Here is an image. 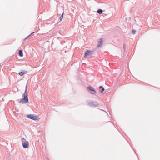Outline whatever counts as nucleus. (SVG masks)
<instances>
[{"label":"nucleus","instance_id":"1","mask_svg":"<svg viewBox=\"0 0 160 160\" xmlns=\"http://www.w3.org/2000/svg\"><path fill=\"white\" fill-rule=\"evenodd\" d=\"M23 98L20 100V101H19V102L26 103L28 102V95L27 88V86H26V89L24 91V92L23 94Z\"/></svg>","mask_w":160,"mask_h":160},{"label":"nucleus","instance_id":"2","mask_svg":"<svg viewBox=\"0 0 160 160\" xmlns=\"http://www.w3.org/2000/svg\"><path fill=\"white\" fill-rule=\"evenodd\" d=\"M21 140L23 147L24 148H27L29 146V143L28 142L26 141V139L23 138H22Z\"/></svg>","mask_w":160,"mask_h":160},{"label":"nucleus","instance_id":"3","mask_svg":"<svg viewBox=\"0 0 160 160\" xmlns=\"http://www.w3.org/2000/svg\"><path fill=\"white\" fill-rule=\"evenodd\" d=\"M93 51L90 50H88L85 51L84 55V58H86L89 56L92 55L93 53Z\"/></svg>","mask_w":160,"mask_h":160},{"label":"nucleus","instance_id":"4","mask_svg":"<svg viewBox=\"0 0 160 160\" xmlns=\"http://www.w3.org/2000/svg\"><path fill=\"white\" fill-rule=\"evenodd\" d=\"M88 105L92 107H95L98 106V103L96 101H89L88 102Z\"/></svg>","mask_w":160,"mask_h":160},{"label":"nucleus","instance_id":"5","mask_svg":"<svg viewBox=\"0 0 160 160\" xmlns=\"http://www.w3.org/2000/svg\"><path fill=\"white\" fill-rule=\"evenodd\" d=\"M26 117L29 119L33 120H37L38 117L35 116L34 114H29L27 115Z\"/></svg>","mask_w":160,"mask_h":160},{"label":"nucleus","instance_id":"6","mask_svg":"<svg viewBox=\"0 0 160 160\" xmlns=\"http://www.w3.org/2000/svg\"><path fill=\"white\" fill-rule=\"evenodd\" d=\"M88 90V91L90 92V93L92 94H95L96 93L95 89L90 86H88L87 88Z\"/></svg>","mask_w":160,"mask_h":160},{"label":"nucleus","instance_id":"7","mask_svg":"<svg viewBox=\"0 0 160 160\" xmlns=\"http://www.w3.org/2000/svg\"><path fill=\"white\" fill-rule=\"evenodd\" d=\"M103 44V41L102 39L101 38H100L99 41L98 42V43L97 45V47L99 48L102 46Z\"/></svg>","mask_w":160,"mask_h":160},{"label":"nucleus","instance_id":"8","mask_svg":"<svg viewBox=\"0 0 160 160\" xmlns=\"http://www.w3.org/2000/svg\"><path fill=\"white\" fill-rule=\"evenodd\" d=\"M19 56L20 57H22L23 56V52L22 50H20L18 52Z\"/></svg>","mask_w":160,"mask_h":160},{"label":"nucleus","instance_id":"9","mask_svg":"<svg viewBox=\"0 0 160 160\" xmlns=\"http://www.w3.org/2000/svg\"><path fill=\"white\" fill-rule=\"evenodd\" d=\"M27 72L26 71H24L22 72H19L18 74L21 76H23L24 74L26 73Z\"/></svg>","mask_w":160,"mask_h":160},{"label":"nucleus","instance_id":"10","mask_svg":"<svg viewBox=\"0 0 160 160\" xmlns=\"http://www.w3.org/2000/svg\"><path fill=\"white\" fill-rule=\"evenodd\" d=\"M99 89H101V90L100 91V92H102L104 90V88L102 86H100L99 87Z\"/></svg>","mask_w":160,"mask_h":160},{"label":"nucleus","instance_id":"11","mask_svg":"<svg viewBox=\"0 0 160 160\" xmlns=\"http://www.w3.org/2000/svg\"><path fill=\"white\" fill-rule=\"evenodd\" d=\"M103 12V11L100 9H98L97 11V12L99 14H101Z\"/></svg>","mask_w":160,"mask_h":160},{"label":"nucleus","instance_id":"12","mask_svg":"<svg viewBox=\"0 0 160 160\" xmlns=\"http://www.w3.org/2000/svg\"><path fill=\"white\" fill-rule=\"evenodd\" d=\"M34 33V32H32V33L30 34L27 37H26L24 39V41H25L33 33Z\"/></svg>","mask_w":160,"mask_h":160},{"label":"nucleus","instance_id":"13","mask_svg":"<svg viewBox=\"0 0 160 160\" xmlns=\"http://www.w3.org/2000/svg\"><path fill=\"white\" fill-rule=\"evenodd\" d=\"M63 14H64V12L61 15V16L60 17L59 19H60V22L63 19Z\"/></svg>","mask_w":160,"mask_h":160},{"label":"nucleus","instance_id":"14","mask_svg":"<svg viewBox=\"0 0 160 160\" xmlns=\"http://www.w3.org/2000/svg\"><path fill=\"white\" fill-rule=\"evenodd\" d=\"M132 32L133 34H135L136 33V31L135 30H132Z\"/></svg>","mask_w":160,"mask_h":160},{"label":"nucleus","instance_id":"15","mask_svg":"<svg viewBox=\"0 0 160 160\" xmlns=\"http://www.w3.org/2000/svg\"><path fill=\"white\" fill-rule=\"evenodd\" d=\"M123 48H124V50H125V44H124L123 45Z\"/></svg>","mask_w":160,"mask_h":160},{"label":"nucleus","instance_id":"16","mask_svg":"<svg viewBox=\"0 0 160 160\" xmlns=\"http://www.w3.org/2000/svg\"><path fill=\"white\" fill-rule=\"evenodd\" d=\"M3 63V62H2V63H0V67H1V66L2 65Z\"/></svg>","mask_w":160,"mask_h":160},{"label":"nucleus","instance_id":"17","mask_svg":"<svg viewBox=\"0 0 160 160\" xmlns=\"http://www.w3.org/2000/svg\"><path fill=\"white\" fill-rule=\"evenodd\" d=\"M102 111H104V110L102 109H100Z\"/></svg>","mask_w":160,"mask_h":160}]
</instances>
